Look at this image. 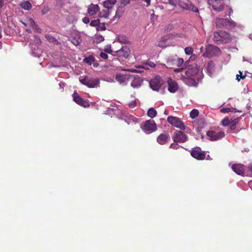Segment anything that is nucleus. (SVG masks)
Here are the masks:
<instances>
[{
  "instance_id": "f257e3e1",
  "label": "nucleus",
  "mask_w": 252,
  "mask_h": 252,
  "mask_svg": "<svg viewBox=\"0 0 252 252\" xmlns=\"http://www.w3.org/2000/svg\"><path fill=\"white\" fill-rule=\"evenodd\" d=\"M208 3L214 10L219 12L224 11L223 17L230 16L233 13L232 8L229 6L225 5L223 0H208Z\"/></svg>"
},
{
  "instance_id": "f03ea898",
  "label": "nucleus",
  "mask_w": 252,
  "mask_h": 252,
  "mask_svg": "<svg viewBox=\"0 0 252 252\" xmlns=\"http://www.w3.org/2000/svg\"><path fill=\"white\" fill-rule=\"evenodd\" d=\"M232 40L230 35L223 31H219L214 33L213 40L217 44L227 43Z\"/></svg>"
},
{
  "instance_id": "7ed1b4c3",
  "label": "nucleus",
  "mask_w": 252,
  "mask_h": 252,
  "mask_svg": "<svg viewBox=\"0 0 252 252\" xmlns=\"http://www.w3.org/2000/svg\"><path fill=\"white\" fill-rule=\"evenodd\" d=\"M185 75L187 76L193 77L197 80H201L203 77L202 72L199 71V66L196 64L190 65L185 71Z\"/></svg>"
},
{
  "instance_id": "20e7f679",
  "label": "nucleus",
  "mask_w": 252,
  "mask_h": 252,
  "mask_svg": "<svg viewBox=\"0 0 252 252\" xmlns=\"http://www.w3.org/2000/svg\"><path fill=\"white\" fill-rule=\"evenodd\" d=\"M216 25L218 28L231 29L236 26V23L232 20H228L227 19L217 18L216 19Z\"/></svg>"
},
{
  "instance_id": "39448f33",
  "label": "nucleus",
  "mask_w": 252,
  "mask_h": 252,
  "mask_svg": "<svg viewBox=\"0 0 252 252\" xmlns=\"http://www.w3.org/2000/svg\"><path fill=\"white\" fill-rule=\"evenodd\" d=\"M79 81L83 85L90 88L97 87L99 84V80L98 79L90 78L86 76H80L79 77Z\"/></svg>"
},
{
  "instance_id": "423d86ee",
  "label": "nucleus",
  "mask_w": 252,
  "mask_h": 252,
  "mask_svg": "<svg viewBox=\"0 0 252 252\" xmlns=\"http://www.w3.org/2000/svg\"><path fill=\"white\" fill-rule=\"evenodd\" d=\"M206 135L208 139L210 141H214L219 140L224 137L225 133L224 131L219 129L210 130L207 132Z\"/></svg>"
},
{
  "instance_id": "0eeeda50",
  "label": "nucleus",
  "mask_w": 252,
  "mask_h": 252,
  "mask_svg": "<svg viewBox=\"0 0 252 252\" xmlns=\"http://www.w3.org/2000/svg\"><path fill=\"white\" fill-rule=\"evenodd\" d=\"M220 54V50L217 46L212 45H208L206 48L205 52L203 56L211 58L213 56H218Z\"/></svg>"
},
{
  "instance_id": "6e6552de",
  "label": "nucleus",
  "mask_w": 252,
  "mask_h": 252,
  "mask_svg": "<svg viewBox=\"0 0 252 252\" xmlns=\"http://www.w3.org/2000/svg\"><path fill=\"white\" fill-rule=\"evenodd\" d=\"M179 6L182 9L190 10L193 12L198 13L199 12L197 7L188 0L181 2Z\"/></svg>"
},
{
  "instance_id": "1a4fd4ad",
  "label": "nucleus",
  "mask_w": 252,
  "mask_h": 252,
  "mask_svg": "<svg viewBox=\"0 0 252 252\" xmlns=\"http://www.w3.org/2000/svg\"><path fill=\"white\" fill-rule=\"evenodd\" d=\"M130 50L127 46H122L121 49L114 52L113 56L127 58L129 56Z\"/></svg>"
},
{
  "instance_id": "9d476101",
  "label": "nucleus",
  "mask_w": 252,
  "mask_h": 252,
  "mask_svg": "<svg viewBox=\"0 0 252 252\" xmlns=\"http://www.w3.org/2000/svg\"><path fill=\"white\" fill-rule=\"evenodd\" d=\"M73 99V100L78 105L83 106L84 107H89L90 106V104L89 102L86 100L83 99L77 93L76 91H75L72 94Z\"/></svg>"
},
{
  "instance_id": "9b49d317",
  "label": "nucleus",
  "mask_w": 252,
  "mask_h": 252,
  "mask_svg": "<svg viewBox=\"0 0 252 252\" xmlns=\"http://www.w3.org/2000/svg\"><path fill=\"white\" fill-rule=\"evenodd\" d=\"M183 82L189 86H197L200 80H197L194 77L182 75L181 77Z\"/></svg>"
},
{
  "instance_id": "f8f14e48",
  "label": "nucleus",
  "mask_w": 252,
  "mask_h": 252,
  "mask_svg": "<svg viewBox=\"0 0 252 252\" xmlns=\"http://www.w3.org/2000/svg\"><path fill=\"white\" fill-rule=\"evenodd\" d=\"M162 84V80L159 76H156L150 81L151 88L155 91H158Z\"/></svg>"
},
{
  "instance_id": "ddd939ff",
  "label": "nucleus",
  "mask_w": 252,
  "mask_h": 252,
  "mask_svg": "<svg viewBox=\"0 0 252 252\" xmlns=\"http://www.w3.org/2000/svg\"><path fill=\"white\" fill-rule=\"evenodd\" d=\"M173 139L174 142L183 143L186 141L187 137L183 132L180 130L175 132Z\"/></svg>"
},
{
  "instance_id": "4468645a",
  "label": "nucleus",
  "mask_w": 252,
  "mask_h": 252,
  "mask_svg": "<svg viewBox=\"0 0 252 252\" xmlns=\"http://www.w3.org/2000/svg\"><path fill=\"white\" fill-rule=\"evenodd\" d=\"M246 166L241 164H235L232 166V169L237 174L242 176H246L245 172Z\"/></svg>"
},
{
  "instance_id": "2eb2a0df",
  "label": "nucleus",
  "mask_w": 252,
  "mask_h": 252,
  "mask_svg": "<svg viewBox=\"0 0 252 252\" xmlns=\"http://www.w3.org/2000/svg\"><path fill=\"white\" fill-rule=\"evenodd\" d=\"M190 154L192 157L197 160H203L206 157V154L201 151L200 149H192Z\"/></svg>"
},
{
  "instance_id": "dca6fc26",
  "label": "nucleus",
  "mask_w": 252,
  "mask_h": 252,
  "mask_svg": "<svg viewBox=\"0 0 252 252\" xmlns=\"http://www.w3.org/2000/svg\"><path fill=\"white\" fill-rule=\"evenodd\" d=\"M167 121L172 126H185L184 123L177 117L169 116Z\"/></svg>"
},
{
  "instance_id": "f3484780",
  "label": "nucleus",
  "mask_w": 252,
  "mask_h": 252,
  "mask_svg": "<svg viewBox=\"0 0 252 252\" xmlns=\"http://www.w3.org/2000/svg\"><path fill=\"white\" fill-rule=\"evenodd\" d=\"M168 84V90L172 93H175L178 90L177 83L171 79H169L167 81Z\"/></svg>"
},
{
  "instance_id": "a211bd4d",
  "label": "nucleus",
  "mask_w": 252,
  "mask_h": 252,
  "mask_svg": "<svg viewBox=\"0 0 252 252\" xmlns=\"http://www.w3.org/2000/svg\"><path fill=\"white\" fill-rule=\"evenodd\" d=\"M99 11V7L97 4H91L88 8V13L90 15L94 16Z\"/></svg>"
},
{
  "instance_id": "6ab92c4d",
  "label": "nucleus",
  "mask_w": 252,
  "mask_h": 252,
  "mask_svg": "<svg viewBox=\"0 0 252 252\" xmlns=\"http://www.w3.org/2000/svg\"><path fill=\"white\" fill-rule=\"evenodd\" d=\"M130 75L129 74H124L119 73L116 74L115 79L120 83H123L125 82L126 81L128 80L130 78Z\"/></svg>"
},
{
  "instance_id": "aec40b11",
  "label": "nucleus",
  "mask_w": 252,
  "mask_h": 252,
  "mask_svg": "<svg viewBox=\"0 0 252 252\" xmlns=\"http://www.w3.org/2000/svg\"><path fill=\"white\" fill-rule=\"evenodd\" d=\"M238 119H234L232 120L231 119L230 120L228 119L227 118H225L222 121L221 124L223 126H235L238 122Z\"/></svg>"
},
{
  "instance_id": "412c9836",
  "label": "nucleus",
  "mask_w": 252,
  "mask_h": 252,
  "mask_svg": "<svg viewBox=\"0 0 252 252\" xmlns=\"http://www.w3.org/2000/svg\"><path fill=\"white\" fill-rule=\"evenodd\" d=\"M70 41L75 46H77L82 41L80 35L79 34H75L70 38Z\"/></svg>"
},
{
  "instance_id": "4be33fe9",
  "label": "nucleus",
  "mask_w": 252,
  "mask_h": 252,
  "mask_svg": "<svg viewBox=\"0 0 252 252\" xmlns=\"http://www.w3.org/2000/svg\"><path fill=\"white\" fill-rule=\"evenodd\" d=\"M142 80L140 77L135 78L131 83V86L134 88H138L141 86Z\"/></svg>"
},
{
  "instance_id": "5701e85b",
  "label": "nucleus",
  "mask_w": 252,
  "mask_h": 252,
  "mask_svg": "<svg viewBox=\"0 0 252 252\" xmlns=\"http://www.w3.org/2000/svg\"><path fill=\"white\" fill-rule=\"evenodd\" d=\"M215 63H214L210 61L207 63V70L209 76H211L215 70Z\"/></svg>"
},
{
  "instance_id": "b1692460",
  "label": "nucleus",
  "mask_w": 252,
  "mask_h": 252,
  "mask_svg": "<svg viewBox=\"0 0 252 252\" xmlns=\"http://www.w3.org/2000/svg\"><path fill=\"white\" fill-rule=\"evenodd\" d=\"M168 138V136L167 135L161 134L157 138V141L159 144L163 145L167 142Z\"/></svg>"
},
{
  "instance_id": "393cba45",
  "label": "nucleus",
  "mask_w": 252,
  "mask_h": 252,
  "mask_svg": "<svg viewBox=\"0 0 252 252\" xmlns=\"http://www.w3.org/2000/svg\"><path fill=\"white\" fill-rule=\"evenodd\" d=\"M125 121L126 122L127 124L128 125H136L137 122L136 118L131 115L127 116L126 117V119H125Z\"/></svg>"
},
{
  "instance_id": "a878e982",
  "label": "nucleus",
  "mask_w": 252,
  "mask_h": 252,
  "mask_svg": "<svg viewBox=\"0 0 252 252\" xmlns=\"http://www.w3.org/2000/svg\"><path fill=\"white\" fill-rule=\"evenodd\" d=\"M117 2V0H106L103 2V6L107 9L112 8V5H114Z\"/></svg>"
},
{
  "instance_id": "bb28decb",
  "label": "nucleus",
  "mask_w": 252,
  "mask_h": 252,
  "mask_svg": "<svg viewBox=\"0 0 252 252\" xmlns=\"http://www.w3.org/2000/svg\"><path fill=\"white\" fill-rule=\"evenodd\" d=\"M110 13L109 9L106 8V9H103L99 12L98 17L107 19L108 18Z\"/></svg>"
},
{
  "instance_id": "cd10ccee",
  "label": "nucleus",
  "mask_w": 252,
  "mask_h": 252,
  "mask_svg": "<svg viewBox=\"0 0 252 252\" xmlns=\"http://www.w3.org/2000/svg\"><path fill=\"white\" fill-rule=\"evenodd\" d=\"M124 12V10L123 9V7L119 6L117 8V10L116 11L115 15L114 18H121Z\"/></svg>"
},
{
  "instance_id": "c85d7f7f",
  "label": "nucleus",
  "mask_w": 252,
  "mask_h": 252,
  "mask_svg": "<svg viewBox=\"0 0 252 252\" xmlns=\"http://www.w3.org/2000/svg\"><path fill=\"white\" fill-rule=\"evenodd\" d=\"M142 130L146 134H150L157 130V127H141Z\"/></svg>"
},
{
  "instance_id": "c756f323",
  "label": "nucleus",
  "mask_w": 252,
  "mask_h": 252,
  "mask_svg": "<svg viewBox=\"0 0 252 252\" xmlns=\"http://www.w3.org/2000/svg\"><path fill=\"white\" fill-rule=\"evenodd\" d=\"M118 42L121 43L127 44L129 42L127 38L124 35H120L117 38Z\"/></svg>"
},
{
  "instance_id": "7c9ffc66",
  "label": "nucleus",
  "mask_w": 252,
  "mask_h": 252,
  "mask_svg": "<svg viewBox=\"0 0 252 252\" xmlns=\"http://www.w3.org/2000/svg\"><path fill=\"white\" fill-rule=\"evenodd\" d=\"M157 111L153 107L149 109L147 112V115L151 118H153L157 115Z\"/></svg>"
},
{
  "instance_id": "2f4dec72",
  "label": "nucleus",
  "mask_w": 252,
  "mask_h": 252,
  "mask_svg": "<svg viewBox=\"0 0 252 252\" xmlns=\"http://www.w3.org/2000/svg\"><path fill=\"white\" fill-rule=\"evenodd\" d=\"M176 56L170 57L167 59V64L170 66L176 64Z\"/></svg>"
},
{
  "instance_id": "473e14b6",
  "label": "nucleus",
  "mask_w": 252,
  "mask_h": 252,
  "mask_svg": "<svg viewBox=\"0 0 252 252\" xmlns=\"http://www.w3.org/2000/svg\"><path fill=\"white\" fill-rule=\"evenodd\" d=\"M95 61V58L92 56H90L84 59V62L88 64L91 65L92 63Z\"/></svg>"
},
{
  "instance_id": "72a5a7b5",
  "label": "nucleus",
  "mask_w": 252,
  "mask_h": 252,
  "mask_svg": "<svg viewBox=\"0 0 252 252\" xmlns=\"http://www.w3.org/2000/svg\"><path fill=\"white\" fill-rule=\"evenodd\" d=\"M22 7L25 10H29L32 7V5L30 2L27 1L21 4Z\"/></svg>"
},
{
  "instance_id": "f704fd0d",
  "label": "nucleus",
  "mask_w": 252,
  "mask_h": 252,
  "mask_svg": "<svg viewBox=\"0 0 252 252\" xmlns=\"http://www.w3.org/2000/svg\"><path fill=\"white\" fill-rule=\"evenodd\" d=\"M199 115V111L198 110L194 109L190 112V117L192 119L196 118Z\"/></svg>"
},
{
  "instance_id": "c9c22d12",
  "label": "nucleus",
  "mask_w": 252,
  "mask_h": 252,
  "mask_svg": "<svg viewBox=\"0 0 252 252\" xmlns=\"http://www.w3.org/2000/svg\"><path fill=\"white\" fill-rule=\"evenodd\" d=\"M143 126H156V123L153 120L150 119L146 121Z\"/></svg>"
},
{
  "instance_id": "e433bc0d",
  "label": "nucleus",
  "mask_w": 252,
  "mask_h": 252,
  "mask_svg": "<svg viewBox=\"0 0 252 252\" xmlns=\"http://www.w3.org/2000/svg\"><path fill=\"white\" fill-rule=\"evenodd\" d=\"M95 41L96 43H100L104 40V38L100 34H96L95 37Z\"/></svg>"
},
{
  "instance_id": "4c0bfd02",
  "label": "nucleus",
  "mask_w": 252,
  "mask_h": 252,
  "mask_svg": "<svg viewBox=\"0 0 252 252\" xmlns=\"http://www.w3.org/2000/svg\"><path fill=\"white\" fill-rule=\"evenodd\" d=\"M248 171L246 173V176L252 177V163L249 164L247 167Z\"/></svg>"
},
{
  "instance_id": "58836bf2",
  "label": "nucleus",
  "mask_w": 252,
  "mask_h": 252,
  "mask_svg": "<svg viewBox=\"0 0 252 252\" xmlns=\"http://www.w3.org/2000/svg\"><path fill=\"white\" fill-rule=\"evenodd\" d=\"M100 24V20L99 19H97L96 20H93L90 23V25L92 27H96L99 25Z\"/></svg>"
},
{
  "instance_id": "ea45409f",
  "label": "nucleus",
  "mask_w": 252,
  "mask_h": 252,
  "mask_svg": "<svg viewBox=\"0 0 252 252\" xmlns=\"http://www.w3.org/2000/svg\"><path fill=\"white\" fill-rule=\"evenodd\" d=\"M106 29L104 23H100L97 26L96 28L97 31H105Z\"/></svg>"
},
{
  "instance_id": "a19ab883",
  "label": "nucleus",
  "mask_w": 252,
  "mask_h": 252,
  "mask_svg": "<svg viewBox=\"0 0 252 252\" xmlns=\"http://www.w3.org/2000/svg\"><path fill=\"white\" fill-rule=\"evenodd\" d=\"M220 112L222 113H228L229 112H235V109L234 108H225L220 109Z\"/></svg>"
},
{
  "instance_id": "79ce46f5",
  "label": "nucleus",
  "mask_w": 252,
  "mask_h": 252,
  "mask_svg": "<svg viewBox=\"0 0 252 252\" xmlns=\"http://www.w3.org/2000/svg\"><path fill=\"white\" fill-rule=\"evenodd\" d=\"M193 51V48L191 47H187L185 49V53L188 55L192 54Z\"/></svg>"
},
{
  "instance_id": "37998d69",
  "label": "nucleus",
  "mask_w": 252,
  "mask_h": 252,
  "mask_svg": "<svg viewBox=\"0 0 252 252\" xmlns=\"http://www.w3.org/2000/svg\"><path fill=\"white\" fill-rule=\"evenodd\" d=\"M184 63V60L182 58H179L176 57V65L178 66H181Z\"/></svg>"
},
{
  "instance_id": "c03bdc74",
  "label": "nucleus",
  "mask_w": 252,
  "mask_h": 252,
  "mask_svg": "<svg viewBox=\"0 0 252 252\" xmlns=\"http://www.w3.org/2000/svg\"><path fill=\"white\" fill-rule=\"evenodd\" d=\"M174 28V26L173 24H168L166 26V28H165V31L166 32H169L170 31H171V30H172Z\"/></svg>"
},
{
  "instance_id": "a18cd8bd",
  "label": "nucleus",
  "mask_w": 252,
  "mask_h": 252,
  "mask_svg": "<svg viewBox=\"0 0 252 252\" xmlns=\"http://www.w3.org/2000/svg\"><path fill=\"white\" fill-rule=\"evenodd\" d=\"M240 75L237 74L236 75V79L239 81L241 79H244L246 77V75H243V72L239 71Z\"/></svg>"
},
{
  "instance_id": "49530a36",
  "label": "nucleus",
  "mask_w": 252,
  "mask_h": 252,
  "mask_svg": "<svg viewBox=\"0 0 252 252\" xmlns=\"http://www.w3.org/2000/svg\"><path fill=\"white\" fill-rule=\"evenodd\" d=\"M130 0H120L121 4L123 5V7L128 5L130 3Z\"/></svg>"
},
{
  "instance_id": "de8ad7c7",
  "label": "nucleus",
  "mask_w": 252,
  "mask_h": 252,
  "mask_svg": "<svg viewBox=\"0 0 252 252\" xmlns=\"http://www.w3.org/2000/svg\"><path fill=\"white\" fill-rule=\"evenodd\" d=\"M49 11V8L48 6H44L41 10V13L43 15L46 14Z\"/></svg>"
},
{
  "instance_id": "09e8293b",
  "label": "nucleus",
  "mask_w": 252,
  "mask_h": 252,
  "mask_svg": "<svg viewBox=\"0 0 252 252\" xmlns=\"http://www.w3.org/2000/svg\"><path fill=\"white\" fill-rule=\"evenodd\" d=\"M32 28L34 31L36 32H40L41 29L38 27L36 23L32 27Z\"/></svg>"
},
{
  "instance_id": "8fccbe9b",
  "label": "nucleus",
  "mask_w": 252,
  "mask_h": 252,
  "mask_svg": "<svg viewBox=\"0 0 252 252\" xmlns=\"http://www.w3.org/2000/svg\"><path fill=\"white\" fill-rule=\"evenodd\" d=\"M35 24L34 21L32 19V18H30L28 20V24L30 26H31L32 27Z\"/></svg>"
},
{
  "instance_id": "3c124183",
  "label": "nucleus",
  "mask_w": 252,
  "mask_h": 252,
  "mask_svg": "<svg viewBox=\"0 0 252 252\" xmlns=\"http://www.w3.org/2000/svg\"><path fill=\"white\" fill-rule=\"evenodd\" d=\"M169 3L174 6H176L177 4L178 0H168Z\"/></svg>"
},
{
  "instance_id": "603ef678",
  "label": "nucleus",
  "mask_w": 252,
  "mask_h": 252,
  "mask_svg": "<svg viewBox=\"0 0 252 252\" xmlns=\"http://www.w3.org/2000/svg\"><path fill=\"white\" fill-rule=\"evenodd\" d=\"M127 105L130 107V108H134L136 106V103L135 101H132V102L129 103Z\"/></svg>"
},
{
  "instance_id": "864d4df0",
  "label": "nucleus",
  "mask_w": 252,
  "mask_h": 252,
  "mask_svg": "<svg viewBox=\"0 0 252 252\" xmlns=\"http://www.w3.org/2000/svg\"><path fill=\"white\" fill-rule=\"evenodd\" d=\"M100 57L104 60H107L108 57V55L106 53H103V52L100 53Z\"/></svg>"
},
{
  "instance_id": "5fc2aeb1",
  "label": "nucleus",
  "mask_w": 252,
  "mask_h": 252,
  "mask_svg": "<svg viewBox=\"0 0 252 252\" xmlns=\"http://www.w3.org/2000/svg\"><path fill=\"white\" fill-rule=\"evenodd\" d=\"M170 147L171 148L177 149L179 147V146L177 144L172 143L170 145Z\"/></svg>"
},
{
  "instance_id": "6e6d98bb",
  "label": "nucleus",
  "mask_w": 252,
  "mask_h": 252,
  "mask_svg": "<svg viewBox=\"0 0 252 252\" xmlns=\"http://www.w3.org/2000/svg\"><path fill=\"white\" fill-rule=\"evenodd\" d=\"M82 21L85 24H88L90 22V19L88 17H85L84 18H83Z\"/></svg>"
},
{
  "instance_id": "4d7b16f0",
  "label": "nucleus",
  "mask_w": 252,
  "mask_h": 252,
  "mask_svg": "<svg viewBox=\"0 0 252 252\" xmlns=\"http://www.w3.org/2000/svg\"><path fill=\"white\" fill-rule=\"evenodd\" d=\"M34 37H35V39H36V44H37V45H39L41 43V41L40 39L37 36H35Z\"/></svg>"
},
{
  "instance_id": "13d9d810",
  "label": "nucleus",
  "mask_w": 252,
  "mask_h": 252,
  "mask_svg": "<svg viewBox=\"0 0 252 252\" xmlns=\"http://www.w3.org/2000/svg\"><path fill=\"white\" fill-rule=\"evenodd\" d=\"M149 66H150L151 67H154L156 66V64L152 62H148L147 63Z\"/></svg>"
},
{
  "instance_id": "bf43d9fd",
  "label": "nucleus",
  "mask_w": 252,
  "mask_h": 252,
  "mask_svg": "<svg viewBox=\"0 0 252 252\" xmlns=\"http://www.w3.org/2000/svg\"><path fill=\"white\" fill-rule=\"evenodd\" d=\"M32 54L33 56H34L35 57H39L41 55L40 53H35V52L34 51H33V50L32 51Z\"/></svg>"
},
{
  "instance_id": "052dcab7",
  "label": "nucleus",
  "mask_w": 252,
  "mask_h": 252,
  "mask_svg": "<svg viewBox=\"0 0 252 252\" xmlns=\"http://www.w3.org/2000/svg\"><path fill=\"white\" fill-rule=\"evenodd\" d=\"M144 1L147 3V7H148L151 4V0H144Z\"/></svg>"
},
{
  "instance_id": "680f3d73",
  "label": "nucleus",
  "mask_w": 252,
  "mask_h": 252,
  "mask_svg": "<svg viewBox=\"0 0 252 252\" xmlns=\"http://www.w3.org/2000/svg\"><path fill=\"white\" fill-rule=\"evenodd\" d=\"M4 0H0V9L2 7V6L4 5Z\"/></svg>"
},
{
  "instance_id": "e2e57ef3",
  "label": "nucleus",
  "mask_w": 252,
  "mask_h": 252,
  "mask_svg": "<svg viewBox=\"0 0 252 252\" xmlns=\"http://www.w3.org/2000/svg\"><path fill=\"white\" fill-rule=\"evenodd\" d=\"M105 51L108 53H109V54H112L113 55V54H114V52H115L114 51H112V50H108V49H106L105 50Z\"/></svg>"
},
{
  "instance_id": "0e129e2a",
  "label": "nucleus",
  "mask_w": 252,
  "mask_h": 252,
  "mask_svg": "<svg viewBox=\"0 0 252 252\" xmlns=\"http://www.w3.org/2000/svg\"><path fill=\"white\" fill-rule=\"evenodd\" d=\"M183 70V68H177V69H175L174 71L178 72H180V71H182Z\"/></svg>"
},
{
  "instance_id": "69168bd1",
  "label": "nucleus",
  "mask_w": 252,
  "mask_h": 252,
  "mask_svg": "<svg viewBox=\"0 0 252 252\" xmlns=\"http://www.w3.org/2000/svg\"><path fill=\"white\" fill-rule=\"evenodd\" d=\"M128 71L131 72H137V71L135 69H130L128 70Z\"/></svg>"
},
{
  "instance_id": "338daca9",
  "label": "nucleus",
  "mask_w": 252,
  "mask_h": 252,
  "mask_svg": "<svg viewBox=\"0 0 252 252\" xmlns=\"http://www.w3.org/2000/svg\"><path fill=\"white\" fill-rule=\"evenodd\" d=\"M59 85H60V87L62 88V89H63V87L64 86V83H60L59 84Z\"/></svg>"
},
{
  "instance_id": "774afa93",
  "label": "nucleus",
  "mask_w": 252,
  "mask_h": 252,
  "mask_svg": "<svg viewBox=\"0 0 252 252\" xmlns=\"http://www.w3.org/2000/svg\"><path fill=\"white\" fill-rule=\"evenodd\" d=\"M26 31L28 32V33H32V31L30 30V29H26Z\"/></svg>"
}]
</instances>
